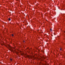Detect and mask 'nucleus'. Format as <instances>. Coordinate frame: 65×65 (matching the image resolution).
Returning <instances> with one entry per match:
<instances>
[{
	"label": "nucleus",
	"instance_id": "nucleus-2",
	"mask_svg": "<svg viewBox=\"0 0 65 65\" xmlns=\"http://www.w3.org/2000/svg\"><path fill=\"white\" fill-rule=\"evenodd\" d=\"M43 58H44V59H45V57H44V56H43Z\"/></svg>",
	"mask_w": 65,
	"mask_h": 65
},
{
	"label": "nucleus",
	"instance_id": "nucleus-3",
	"mask_svg": "<svg viewBox=\"0 0 65 65\" xmlns=\"http://www.w3.org/2000/svg\"><path fill=\"white\" fill-rule=\"evenodd\" d=\"M8 20H9V21H10V20H11V19H10L9 18H8Z\"/></svg>",
	"mask_w": 65,
	"mask_h": 65
},
{
	"label": "nucleus",
	"instance_id": "nucleus-7",
	"mask_svg": "<svg viewBox=\"0 0 65 65\" xmlns=\"http://www.w3.org/2000/svg\"><path fill=\"white\" fill-rule=\"evenodd\" d=\"M2 45H4L3 44H1Z\"/></svg>",
	"mask_w": 65,
	"mask_h": 65
},
{
	"label": "nucleus",
	"instance_id": "nucleus-8",
	"mask_svg": "<svg viewBox=\"0 0 65 65\" xmlns=\"http://www.w3.org/2000/svg\"><path fill=\"white\" fill-rule=\"evenodd\" d=\"M62 50V49L61 48H60V50Z\"/></svg>",
	"mask_w": 65,
	"mask_h": 65
},
{
	"label": "nucleus",
	"instance_id": "nucleus-4",
	"mask_svg": "<svg viewBox=\"0 0 65 65\" xmlns=\"http://www.w3.org/2000/svg\"><path fill=\"white\" fill-rule=\"evenodd\" d=\"M50 30L51 31H52V28H51Z\"/></svg>",
	"mask_w": 65,
	"mask_h": 65
},
{
	"label": "nucleus",
	"instance_id": "nucleus-1",
	"mask_svg": "<svg viewBox=\"0 0 65 65\" xmlns=\"http://www.w3.org/2000/svg\"><path fill=\"white\" fill-rule=\"evenodd\" d=\"M7 46H7H6L9 49V51H11L12 52L13 51L12 50L14 49V48H12L9 45H7Z\"/></svg>",
	"mask_w": 65,
	"mask_h": 65
},
{
	"label": "nucleus",
	"instance_id": "nucleus-6",
	"mask_svg": "<svg viewBox=\"0 0 65 65\" xmlns=\"http://www.w3.org/2000/svg\"><path fill=\"white\" fill-rule=\"evenodd\" d=\"M12 36H13V34H12Z\"/></svg>",
	"mask_w": 65,
	"mask_h": 65
},
{
	"label": "nucleus",
	"instance_id": "nucleus-9",
	"mask_svg": "<svg viewBox=\"0 0 65 65\" xmlns=\"http://www.w3.org/2000/svg\"><path fill=\"white\" fill-rule=\"evenodd\" d=\"M23 42H25V41H23Z\"/></svg>",
	"mask_w": 65,
	"mask_h": 65
},
{
	"label": "nucleus",
	"instance_id": "nucleus-5",
	"mask_svg": "<svg viewBox=\"0 0 65 65\" xmlns=\"http://www.w3.org/2000/svg\"><path fill=\"white\" fill-rule=\"evenodd\" d=\"M10 60L11 61H12V59H10Z\"/></svg>",
	"mask_w": 65,
	"mask_h": 65
}]
</instances>
